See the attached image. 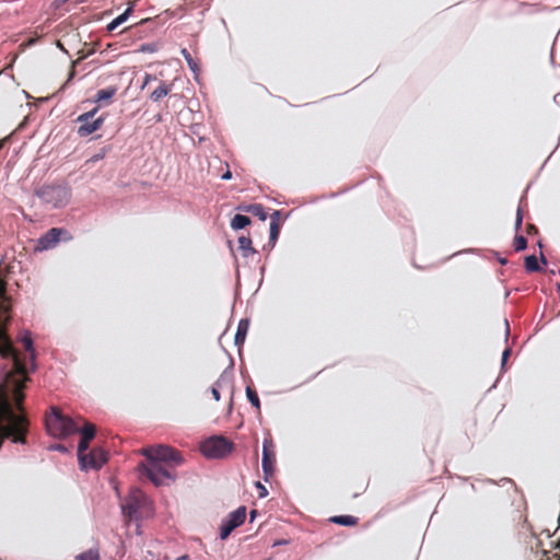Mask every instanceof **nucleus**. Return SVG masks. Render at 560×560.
Here are the masks:
<instances>
[{
  "mask_svg": "<svg viewBox=\"0 0 560 560\" xmlns=\"http://www.w3.org/2000/svg\"><path fill=\"white\" fill-rule=\"evenodd\" d=\"M8 319L7 315H0V354L3 358L11 359L12 370L7 372L0 382V388L11 389L12 397L16 402L18 408L21 407V402L24 398L23 388L24 383L27 380L25 366L20 362L18 354L5 335V330L2 326V322Z\"/></svg>",
  "mask_w": 560,
  "mask_h": 560,
  "instance_id": "obj_1",
  "label": "nucleus"
},
{
  "mask_svg": "<svg viewBox=\"0 0 560 560\" xmlns=\"http://www.w3.org/2000/svg\"><path fill=\"white\" fill-rule=\"evenodd\" d=\"M46 427L48 433L58 439L66 438L79 431L77 423L71 418L65 417L56 407L51 408V415L46 418Z\"/></svg>",
  "mask_w": 560,
  "mask_h": 560,
  "instance_id": "obj_2",
  "label": "nucleus"
},
{
  "mask_svg": "<svg viewBox=\"0 0 560 560\" xmlns=\"http://www.w3.org/2000/svg\"><path fill=\"white\" fill-rule=\"evenodd\" d=\"M37 197L54 208H61L68 205L71 198L70 188L66 185H46L36 191Z\"/></svg>",
  "mask_w": 560,
  "mask_h": 560,
  "instance_id": "obj_3",
  "label": "nucleus"
},
{
  "mask_svg": "<svg viewBox=\"0 0 560 560\" xmlns=\"http://www.w3.org/2000/svg\"><path fill=\"white\" fill-rule=\"evenodd\" d=\"M141 454L148 462L164 463L165 465L177 466L183 463L180 454L167 445L149 446L141 450Z\"/></svg>",
  "mask_w": 560,
  "mask_h": 560,
  "instance_id": "obj_4",
  "label": "nucleus"
},
{
  "mask_svg": "<svg viewBox=\"0 0 560 560\" xmlns=\"http://www.w3.org/2000/svg\"><path fill=\"white\" fill-rule=\"evenodd\" d=\"M233 450V443L222 435L211 436L201 444V452L208 458H223Z\"/></svg>",
  "mask_w": 560,
  "mask_h": 560,
  "instance_id": "obj_5",
  "label": "nucleus"
},
{
  "mask_svg": "<svg viewBox=\"0 0 560 560\" xmlns=\"http://www.w3.org/2000/svg\"><path fill=\"white\" fill-rule=\"evenodd\" d=\"M172 465H165L164 463L148 462V464H140L139 469L145 474V476L155 485L163 486L167 481H173L174 476L170 472L168 468Z\"/></svg>",
  "mask_w": 560,
  "mask_h": 560,
  "instance_id": "obj_6",
  "label": "nucleus"
},
{
  "mask_svg": "<svg viewBox=\"0 0 560 560\" xmlns=\"http://www.w3.org/2000/svg\"><path fill=\"white\" fill-rule=\"evenodd\" d=\"M147 503V497L139 489H133L121 503L122 514L128 521L138 520L139 510Z\"/></svg>",
  "mask_w": 560,
  "mask_h": 560,
  "instance_id": "obj_7",
  "label": "nucleus"
},
{
  "mask_svg": "<svg viewBox=\"0 0 560 560\" xmlns=\"http://www.w3.org/2000/svg\"><path fill=\"white\" fill-rule=\"evenodd\" d=\"M245 518V506H240L235 511L231 512L226 518L222 520L220 526V538L223 540L226 539L236 527L244 523Z\"/></svg>",
  "mask_w": 560,
  "mask_h": 560,
  "instance_id": "obj_8",
  "label": "nucleus"
},
{
  "mask_svg": "<svg viewBox=\"0 0 560 560\" xmlns=\"http://www.w3.org/2000/svg\"><path fill=\"white\" fill-rule=\"evenodd\" d=\"M96 112L97 108H94L93 110L84 113L78 117V121L80 122V126L78 128L79 136L88 137L97 129H100L104 119L102 117L94 119V115Z\"/></svg>",
  "mask_w": 560,
  "mask_h": 560,
  "instance_id": "obj_9",
  "label": "nucleus"
},
{
  "mask_svg": "<svg viewBox=\"0 0 560 560\" xmlns=\"http://www.w3.org/2000/svg\"><path fill=\"white\" fill-rule=\"evenodd\" d=\"M107 462V453L102 448L92 450L80 464L81 469H98Z\"/></svg>",
  "mask_w": 560,
  "mask_h": 560,
  "instance_id": "obj_10",
  "label": "nucleus"
},
{
  "mask_svg": "<svg viewBox=\"0 0 560 560\" xmlns=\"http://www.w3.org/2000/svg\"><path fill=\"white\" fill-rule=\"evenodd\" d=\"M65 233V230L59 228H52L47 231L44 235H42L36 244L37 250H47L54 248L60 241L61 234Z\"/></svg>",
  "mask_w": 560,
  "mask_h": 560,
  "instance_id": "obj_11",
  "label": "nucleus"
},
{
  "mask_svg": "<svg viewBox=\"0 0 560 560\" xmlns=\"http://www.w3.org/2000/svg\"><path fill=\"white\" fill-rule=\"evenodd\" d=\"M272 443L269 440H265L262 444V458L261 468L265 474V480L267 481L269 476L273 472V453L271 451Z\"/></svg>",
  "mask_w": 560,
  "mask_h": 560,
  "instance_id": "obj_12",
  "label": "nucleus"
},
{
  "mask_svg": "<svg viewBox=\"0 0 560 560\" xmlns=\"http://www.w3.org/2000/svg\"><path fill=\"white\" fill-rule=\"evenodd\" d=\"M232 382L228 374L223 373L214 383V385L211 388L212 397L215 401L220 400V389H223L225 387H231Z\"/></svg>",
  "mask_w": 560,
  "mask_h": 560,
  "instance_id": "obj_13",
  "label": "nucleus"
},
{
  "mask_svg": "<svg viewBox=\"0 0 560 560\" xmlns=\"http://www.w3.org/2000/svg\"><path fill=\"white\" fill-rule=\"evenodd\" d=\"M248 328H249V320L241 319L238 323V326H237L236 334H235V345L236 346H241L244 343Z\"/></svg>",
  "mask_w": 560,
  "mask_h": 560,
  "instance_id": "obj_14",
  "label": "nucleus"
},
{
  "mask_svg": "<svg viewBox=\"0 0 560 560\" xmlns=\"http://www.w3.org/2000/svg\"><path fill=\"white\" fill-rule=\"evenodd\" d=\"M10 307V299L5 292V283L0 280V315L9 314Z\"/></svg>",
  "mask_w": 560,
  "mask_h": 560,
  "instance_id": "obj_15",
  "label": "nucleus"
},
{
  "mask_svg": "<svg viewBox=\"0 0 560 560\" xmlns=\"http://www.w3.org/2000/svg\"><path fill=\"white\" fill-rule=\"evenodd\" d=\"M238 247L240 249L242 250V255L243 257L247 258L249 257L250 255H254L256 254V250L255 248L253 247L252 245V240L249 237H246V236H241L238 238Z\"/></svg>",
  "mask_w": 560,
  "mask_h": 560,
  "instance_id": "obj_16",
  "label": "nucleus"
},
{
  "mask_svg": "<svg viewBox=\"0 0 560 560\" xmlns=\"http://www.w3.org/2000/svg\"><path fill=\"white\" fill-rule=\"evenodd\" d=\"M132 11V7H128L125 12H122L120 15H118L117 18H115L108 25H107V30L108 31H114L116 30L118 26H120L122 23H125L128 19V16L130 15Z\"/></svg>",
  "mask_w": 560,
  "mask_h": 560,
  "instance_id": "obj_17",
  "label": "nucleus"
},
{
  "mask_svg": "<svg viewBox=\"0 0 560 560\" xmlns=\"http://www.w3.org/2000/svg\"><path fill=\"white\" fill-rule=\"evenodd\" d=\"M250 224V219L244 214H235L231 221V228L233 230H242Z\"/></svg>",
  "mask_w": 560,
  "mask_h": 560,
  "instance_id": "obj_18",
  "label": "nucleus"
},
{
  "mask_svg": "<svg viewBox=\"0 0 560 560\" xmlns=\"http://www.w3.org/2000/svg\"><path fill=\"white\" fill-rule=\"evenodd\" d=\"M10 417L12 419V417L10 416L9 411H8V408L5 407L4 405V400H2V398H0V419L2 418H8ZM16 431V427H13V431ZM0 432H2L5 436L10 435L12 433V427H7V428H3L0 425Z\"/></svg>",
  "mask_w": 560,
  "mask_h": 560,
  "instance_id": "obj_19",
  "label": "nucleus"
},
{
  "mask_svg": "<svg viewBox=\"0 0 560 560\" xmlns=\"http://www.w3.org/2000/svg\"><path fill=\"white\" fill-rule=\"evenodd\" d=\"M116 88H107L96 92L95 102L102 103L104 101H109L116 94Z\"/></svg>",
  "mask_w": 560,
  "mask_h": 560,
  "instance_id": "obj_20",
  "label": "nucleus"
},
{
  "mask_svg": "<svg viewBox=\"0 0 560 560\" xmlns=\"http://www.w3.org/2000/svg\"><path fill=\"white\" fill-rule=\"evenodd\" d=\"M330 521L338 525L352 526L357 524L358 518L351 515H338L331 517Z\"/></svg>",
  "mask_w": 560,
  "mask_h": 560,
  "instance_id": "obj_21",
  "label": "nucleus"
},
{
  "mask_svg": "<svg viewBox=\"0 0 560 560\" xmlns=\"http://www.w3.org/2000/svg\"><path fill=\"white\" fill-rule=\"evenodd\" d=\"M171 89L165 83H161L150 95L153 102H159L162 97L170 93Z\"/></svg>",
  "mask_w": 560,
  "mask_h": 560,
  "instance_id": "obj_22",
  "label": "nucleus"
},
{
  "mask_svg": "<svg viewBox=\"0 0 560 560\" xmlns=\"http://www.w3.org/2000/svg\"><path fill=\"white\" fill-rule=\"evenodd\" d=\"M244 210L252 213L253 215L259 218L261 221H266V219H267V213L265 212V209L261 205H258V203L250 205V206H247Z\"/></svg>",
  "mask_w": 560,
  "mask_h": 560,
  "instance_id": "obj_23",
  "label": "nucleus"
},
{
  "mask_svg": "<svg viewBox=\"0 0 560 560\" xmlns=\"http://www.w3.org/2000/svg\"><path fill=\"white\" fill-rule=\"evenodd\" d=\"M95 425L89 422H85L83 428L81 429V439L91 441L95 436Z\"/></svg>",
  "mask_w": 560,
  "mask_h": 560,
  "instance_id": "obj_24",
  "label": "nucleus"
},
{
  "mask_svg": "<svg viewBox=\"0 0 560 560\" xmlns=\"http://www.w3.org/2000/svg\"><path fill=\"white\" fill-rule=\"evenodd\" d=\"M180 54L182 56L185 58L189 69L195 73V75L197 77L198 74V71H199V68H198V65L196 63V61L192 59V57L190 56L189 51L186 49V48H183L180 50Z\"/></svg>",
  "mask_w": 560,
  "mask_h": 560,
  "instance_id": "obj_25",
  "label": "nucleus"
},
{
  "mask_svg": "<svg viewBox=\"0 0 560 560\" xmlns=\"http://www.w3.org/2000/svg\"><path fill=\"white\" fill-rule=\"evenodd\" d=\"M525 268L528 272H535L540 269L537 257L535 255H529L525 258Z\"/></svg>",
  "mask_w": 560,
  "mask_h": 560,
  "instance_id": "obj_26",
  "label": "nucleus"
},
{
  "mask_svg": "<svg viewBox=\"0 0 560 560\" xmlns=\"http://www.w3.org/2000/svg\"><path fill=\"white\" fill-rule=\"evenodd\" d=\"M90 441L81 439L78 445V459L81 464L84 460V457L86 456V451L89 448Z\"/></svg>",
  "mask_w": 560,
  "mask_h": 560,
  "instance_id": "obj_27",
  "label": "nucleus"
},
{
  "mask_svg": "<svg viewBox=\"0 0 560 560\" xmlns=\"http://www.w3.org/2000/svg\"><path fill=\"white\" fill-rule=\"evenodd\" d=\"M246 396L254 407L257 409L260 408L259 398L255 390H253L250 387H246Z\"/></svg>",
  "mask_w": 560,
  "mask_h": 560,
  "instance_id": "obj_28",
  "label": "nucleus"
},
{
  "mask_svg": "<svg viewBox=\"0 0 560 560\" xmlns=\"http://www.w3.org/2000/svg\"><path fill=\"white\" fill-rule=\"evenodd\" d=\"M79 560H100L98 552L94 549H89L88 551L81 553L78 557Z\"/></svg>",
  "mask_w": 560,
  "mask_h": 560,
  "instance_id": "obj_29",
  "label": "nucleus"
},
{
  "mask_svg": "<svg viewBox=\"0 0 560 560\" xmlns=\"http://www.w3.org/2000/svg\"><path fill=\"white\" fill-rule=\"evenodd\" d=\"M527 247V241L523 235H516L514 238V248L517 252L524 250Z\"/></svg>",
  "mask_w": 560,
  "mask_h": 560,
  "instance_id": "obj_30",
  "label": "nucleus"
},
{
  "mask_svg": "<svg viewBox=\"0 0 560 560\" xmlns=\"http://www.w3.org/2000/svg\"><path fill=\"white\" fill-rule=\"evenodd\" d=\"M279 224L278 222H276V220H272L270 222V242L275 243L276 240L278 238L279 236Z\"/></svg>",
  "mask_w": 560,
  "mask_h": 560,
  "instance_id": "obj_31",
  "label": "nucleus"
},
{
  "mask_svg": "<svg viewBox=\"0 0 560 560\" xmlns=\"http://www.w3.org/2000/svg\"><path fill=\"white\" fill-rule=\"evenodd\" d=\"M22 342H23V346H24L25 350L31 352V358L33 359L34 358L33 341H32V339H31L28 334H26L22 338Z\"/></svg>",
  "mask_w": 560,
  "mask_h": 560,
  "instance_id": "obj_32",
  "label": "nucleus"
},
{
  "mask_svg": "<svg viewBox=\"0 0 560 560\" xmlns=\"http://www.w3.org/2000/svg\"><path fill=\"white\" fill-rule=\"evenodd\" d=\"M522 223H523V213H522L521 208H518L516 211V218H515V230L516 231L521 229Z\"/></svg>",
  "mask_w": 560,
  "mask_h": 560,
  "instance_id": "obj_33",
  "label": "nucleus"
},
{
  "mask_svg": "<svg viewBox=\"0 0 560 560\" xmlns=\"http://www.w3.org/2000/svg\"><path fill=\"white\" fill-rule=\"evenodd\" d=\"M511 354V349L510 348H506L503 353H502V360H501V365L502 368H504L505 363H506V360L508 358L510 357Z\"/></svg>",
  "mask_w": 560,
  "mask_h": 560,
  "instance_id": "obj_34",
  "label": "nucleus"
},
{
  "mask_svg": "<svg viewBox=\"0 0 560 560\" xmlns=\"http://www.w3.org/2000/svg\"><path fill=\"white\" fill-rule=\"evenodd\" d=\"M154 50H155V47L152 44H144L141 46V51L153 52Z\"/></svg>",
  "mask_w": 560,
  "mask_h": 560,
  "instance_id": "obj_35",
  "label": "nucleus"
},
{
  "mask_svg": "<svg viewBox=\"0 0 560 560\" xmlns=\"http://www.w3.org/2000/svg\"><path fill=\"white\" fill-rule=\"evenodd\" d=\"M257 488H258V489H259V491H260V492H259V497H260V498H264V497H266V495H267V493H268V492H267V489H266V488H265V487H264L259 481L257 482Z\"/></svg>",
  "mask_w": 560,
  "mask_h": 560,
  "instance_id": "obj_36",
  "label": "nucleus"
},
{
  "mask_svg": "<svg viewBox=\"0 0 560 560\" xmlns=\"http://www.w3.org/2000/svg\"><path fill=\"white\" fill-rule=\"evenodd\" d=\"M103 158H104L103 153L95 154L91 159L88 160V163H90V162H93V163L97 162V161L102 160Z\"/></svg>",
  "mask_w": 560,
  "mask_h": 560,
  "instance_id": "obj_37",
  "label": "nucleus"
},
{
  "mask_svg": "<svg viewBox=\"0 0 560 560\" xmlns=\"http://www.w3.org/2000/svg\"><path fill=\"white\" fill-rule=\"evenodd\" d=\"M231 177H232V173H231L230 171L225 172V173L221 176V178H222L223 180H228V179H230Z\"/></svg>",
  "mask_w": 560,
  "mask_h": 560,
  "instance_id": "obj_38",
  "label": "nucleus"
},
{
  "mask_svg": "<svg viewBox=\"0 0 560 560\" xmlns=\"http://www.w3.org/2000/svg\"><path fill=\"white\" fill-rule=\"evenodd\" d=\"M52 450H56V451H59V452H65L66 447L63 445H61V444H58V445L52 446Z\"/></svg>",
  "mask_w": 560,
  "mask_h": 560,
  "instance_id": "obj_39",
  "label": "nucleus"
},
{
  "mask_svg": "<svg viewBox=\"0 0 560 560\" xmlns=\"http://www.w3.org/2000/svg\"><path fill=\"white\" fill-rule=\"evenodd\" d=\"M279 215H280V212H279V211H275V212L271 214V221H272V220H276V222H278Z\"/></svg>",
  "mask_w": 560,
  "mask_h": 560,
  "instance_id": "obj_40",
  "label": "nucleus"
},
{
  "mask_svg": "<svg viewBox=\"0 0 560 560\" xmlns=\"http://www.w3.org/2000/svg\"><path fill=\"white\" fill-rule=\"evenodd\" d=\"M257 516V511L256 510H252L250 513H249V517H250V522H253Z\"/></svg>",
  "mask_w": 560,
  "mask_h": 560,
  "instance_id": "obj_41",
  "label": "nucleus"
},
{
  "mask_svg": "<svg viewBox=\"0 0 560 560\" xmlns=\"http://www.w3.org/2000/svg\"><path fill=\"white\" fill-rule=\"evenodd\" d=\"M504 324H505V338H508L509 334H510L509 322L505 319Z\"/></svg>",
  "mask_w": 560,
  "mask_h": 560,
  "instance_id": "obj_42",
  "label": "nucleus"
},
{
  "mask_svg": "<svg viewBox=\"0 0 560 560\" xmlns=\"http://www.w3.org/2000/svg\"><path fill=\"white\" fill-rule=\"evenodd\" d=\"M150 80H151V75L147 74L141 88L144 89V86L149 83Z\"/></svg>",
  "mask_w": 560,
  "mask_h": 560,
  "instance_id": "obj_43",
  "label": "nucleus"
},
{
  "mask_svg": "<svg viewBox=\"0 0 560 560\" xmlns=\"http://www.w3.org/2000/svg\"><path fill=\"white\" fill-rule=\"evenodd\" d=\"M176 560H189V557L188 556H180Z\"/></svg>",
  "mask_w": 560,
  "mask_h": 560,
  "instance_id": "obj_44",
  "label": "nucleus"
},
{
  "mask_svg": "<svg viewBox=\"0 0 560 560\" xmlns=\"http://www.w3.org/2000/svg\"><path fill=\"white\" fill-rule=\"evenodd\" d=\"M540 258H541V261H542L544 264H546V262H547V261H546V258H545V256H544V254H540Z\"/></svg>",
  "mask_w": 560,
  "mask_h": 560,
  "instance_id": "obj_45",
  "label": "nucleus"
},
{
  "mask_svg": "<svg viewBox=\"0 0 560 560\" xmlns=\"http://www.w3.org/2000/svg\"><path fill=\"white\" fill-rule=\"evenodd\" d=\"M500 262H501L502 265H504V264H506V259H500Z\"/></svg>",
  "mask_w": 560,
  "mask_h": 560,
  "instance_id": "obj_46",
  "label": "nucleus"
}]
</instances>
